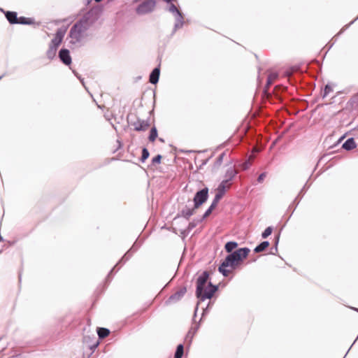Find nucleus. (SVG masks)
Returning a JSON list of instances; mask_svg holds the SVG:
<instances>
[{"label":"nucleus","instance_id":"nucleus-1","mask_svg":"<svg viewBox=\"0 0 358 358\" xmlns=\"http://www.w3.org/2000/svg\"><path fill=\"white\" fill-rule=\"evenodd\" d=\"M100 16V10L96 8H91L85 13L70 29L68 37L69 43L80 46L90 35L92 27L96 22Z\"/></svg>","mask_w":358,"mask_h":358},{"label":"nucleus","instance_id":"nucleus-2","mask_svg":"<svg viewBox=\"0 0 358 358\" xmlns=\"http://www.w3.org/2000/svg\"><path fill=\"white\" fill-rule=\"evenodd\" d=\"M208 278L209 273L205 271L198 277L196 280V296L201 301L211 299L218 289V285H214L211 282H208V287L205 289V285Z\"/></svg>","mask_w":358,"mask_h":358},{"label":"nucleus","instance_id":"nucleus-3","mask_svg":"<svg viewBox=\"0 0 358 358\" xmlns=\"http://www.w3.org/2000/svg\"><path fill=\"white\" fill-rule=\"evenodd\" d=\"M250 251L249 248H243L232 252L225 257L223 261V266L234 268L238 264L239 262L248 255Z\"/></svg>","mask_w":358,"mask_h":358},{"label":"nucleus","instance_id":"nucleus-4","mask_svg":"<svg viewBox=\"0 0 358 358\" xmlns=\"http://www.w3.org/2000/svg\"><path fill=\"white\" fill-rule=\"evenodd\" d=\"M66 31L62 28L58 29L54 38L51 40L48 50L46 51L47 57L52 60L56 57L58 47L62 43Z\"/></svg>","mask_w":358,"mask_h":358},{"label":"nucleus","instance_id":"nucleus-5","mask_svg":"<svg viewBox=\"0 0 358 358\" xmlns=\"http://www.w3.org/2000/svg\"><path fill=\"white\" fill-rule=\"evenodd\" d=\"M167 10L170 12L175 17L176 22L171 34L173 35L176 31L182 28L185 24L183 14L173 3H171L168 6Z\"/></svg>","mask_w":358,"mask_h":358},{"label":"nucleus","instance_id":"nucleus-6","mask_svg":"<svg viewBox=\"0 0 358 358\" xmlns=\"http://www.w3.org/2000/svg\"><path fill=\"white\" fill-rule=\"evenodd\" d=\"M156 7V0H143L136 7V13L143 15L152 13Z\"/></svg>","mask_w":358,"mask_h":358},{"label":"nucleus","instance_id":"nucleus-7","mask_svg":"<svg viewBox=\"0 0 358 358\" xmlns=\"http://www.w3.org/2000/svg\"><path fill=\"white\" fill-rule=\"evenodd\" d=\"M208 198V188L204 187L198 191L193 199L194 208H199Z\"/></svg>","mask_w":358,"mask_h":358},{"label":"nucleus","instance_id":"nucleus-8","mask_svg":"<svg viewBox=\"0 0 358 358\" xmlns=\"http://www.w3.org/2000/svg\"><path fill=\"white\" fill-rule=\"evenodd\" d=\"M140 245L141 244L137 243V241H136L133 244L131 248L124 254L122 259L118 262V263L111 269L107 278H108L110 277V275L112 273V272L114 271V269L119 264H124L125 262H127L131 257L133 254L138 250Z\"/></svg>","mask_w":358,"mask_h":358},{"label":"nucleus","instance_id":"nucleus-9","mask_svg":"<svg viewBox=\"0 0 358 358\" xmlns=\"http://www.w3.org/2000/svg\"><path fill=\"white\" fill-rule=\"evenodd\" d=\"M186 292V287H180L179 290L169 296V298L165 301V304L171 305L178 302L185 296Z\"/></svg>","mask_w":358,"mask_h":358},{"label":"nucleus","instance_id":"nucleus-10","mask_svg":"<svg viewBox=\"0 0 358 358\" xmlns=\"http://www.w3.org/2000/svg\"><path fill=\"white\" fill-rule=\"evenodd\" d=\"M131 125L134 127L135 131H144L150 127V122L149 120H145L137 118L136 121L131 122Z\"/></svg>","mask_w":358,"mask_h":358},{"label":"nucleus","instance_id":"nucleus-11","mask_svg":"<svg viewBox=\"0 0 358 358\" xmlns=\"http://www.w3.org/2000/svg\"><path fill=\"white\" fill-rule=\"evenodd\" d=\"M58 57L60 61L65 65H70L71 64L72 59L70 55V52L68 49L62 48L59 52Z\"/></svg>","mask_w":358,"mask_h":358},{"label":"nucleus","instance_id":"nucleus-12","mask_svg":"<svg viewBox=\"0 0 358 358\" xmlns=\"http://www.w3.org/2000/svg\"><path fill=\"white\" fill-rule=\"evenodd\" d=\"M231 185V182H228L227 180H222L217 188L216 195H219L220 198H222L224 195L226 190L229 189Z\"/></svg>","mask_w":358,"mask_h":358},{"label":"nucleus","instance_id":"nucleus-13","mask_svg":"<svg viewBox=\"0 0 358 358\" xmlns=\"http://www.w3.org/2000/svg\"><path fill=\"white\" fill-rule=\"evenodd\" d=\"M221 199L222 198H220L219 195L215 194V198L213 199L210 207L206 210V212L203 215L202 220L206 219L211 214L212 211L215 208Z\"/></svg>","mask_w":358,"mask_h":358},{"label":"nucleus","instance_id":"nucleus-14","mask_svg":"<svg viewBox=\"0 0 358 358\" xmlns=\"http://www.w3.org/2000/svg\"><path fill=\"white\" fill-rule=\"evenodd\" d=\"M160 74L159 66L155 67L150 74L149 81L151 84H157Z\"/></svg>","mask_w":358,"mask_h":358},{"label":"nucleus","instance_id":"nucleus-15","mask_svg":"<svg viewBox=\"0 0 358 358\" xmlns=\"http://www.w3.org/2000/svg\"><path fill=\"white\" fill-rule=\"evenodd\" d=\"M4 13H5L6 19L10 24H17V21H18V17L17 16L16 12L6 11Z\"/></svg>","mask_w":358,"mask_h":358},{"label":"nucleus","instance_id":"nucleus-16","mask_svg":"<svg viewBox=\"0 0 358 358\" xmlns=\"http://www.w3.org/2000/svg\"><path fill=\"white\" fill-rule=\"evenodd\" d=\"M194 206L192 208H189L187 206L180 211V215L188 220L192 215L194 214Z\"/></svg>","mask_w":358,"mask_h":358},{"label":"nucleus","instance_id":"nucleus-17","mask_svg":"<svg viewBox=\"0 0 358 358\" xmlns=\"http://www.w3.org/2000/svg\"><path fill=\"white\" fill-rule=\"evenodd\" d=\"M357 147V144L355 142L353 138H349L343 144L342 148L345 150H351Z\"/></svg>","mask_w":358,"mask_h":358},{"label":"nucleus","instance_id":"nucleus-18","mask_svg":"<svg viewBox=\"0 0 358 358\" xmlns=\"http://www.w3.org/2000/svg\"><path fill=\"white\" fill-rule=\"evenodd\" d=\"M236 174L237 171L234 169L230 167L226 171L225 179L224 180H227L228 182H231Z\"/></svg>","mask_w":358,"mask_h":358},{"label":"nucleus","instance_id":"nucleus-19","mask_svg":"<svg viewBox=\"0 0 358 358\" xmlns=\"http://www.w3.org/2000/svg\"><path fill=\"white\" fill-rule=\"evenodd\" d=\"M198 329V327H192L187 334H186V336L185 338V341L186 343H188V344H190L192 343V341Z\"/></svg>","mask_w":358,"mask_h":358},{"label":"nucleus","instance_id":"nucleus-20","mask_svg":"<svg viewBox=\"0 0 358 358\" xmlns=\"http://www.w3.org/2000/svg\"><path fill=\"white\" fill-rule=\"evenodd\" d=\"M269 246V242L267 241H263L255 247L254 252L259 253L264 251Z\"/></svg>","mask_w":358,"mask_h":358},{"label":"nucleus","instance_id":"nucleus-21","mask_svg":"<svg viewBox=\"0 0 358 358\" xmlns=\"http://www.w3.org/2000/svg\"><path fill=\"white\" fill-rule=\"evenodd\" d=\"M110 334L109 329L103 327H99L97 329V334L99 338H104L107 337Z\"/></svg>","mask_w":358,"mask_h":358},{"label":"nucleus","instance_id":"nucleus-22","mask_svg":"<svg viewBox=\"0 0 358 358\" xmlns=\"http://www.w3.org/2000/svg\"><path fill=\"white\" fill-rule=\"evenodd\" d=\"M238 243L235 241H229L225 244L224 248L227 252H231L236 248Z\"/></svg>","mask_w":358,"mask_h":358},{"label":"nucleus","instance_id":"nucleus-23","mask_svg":"<svg viewBox=\"0 0 358 358\" xmlns=\"http://www.w3.org/2000/svg\"><path fill=\"white\" fill-rule=\"evenodd\" d=\"M278 73L275 72L269 73L267 78L266 87H268L271 85H272L273 81L278 78Z\"/></svg>","mask_w":358,"mask_h":358},{"label":"nucleus","instance_id":"nucleus-24","mask_svg":"<svg viewBox=\"0 0 358 358\" xmlns=\"http://www.w3.org/2000/svg\"><path fill=\"white\" fill-rule=\"evenodd\" d=\"M184 352V346L182 344H179L175 352L174 358H182Z\"/></svg>","mask_w":358,"mask_h":358},{"label":"nucleus","instance_id":"nucleus-25","mask_svg":"<svg viewBox=\"0 0 358 358\" xmlns=\"http://www.w3.org/2000/svg\"><path fill=\"white\" fill-rule=\"evenodd\" d=\"M157 137V130L155 127H153L150 131L148 139L150 141L153 142Z\"/></svg>","mask_w":358,"mask_h":358},{"label":"nucleus","instance_id":"nucleus-26","mask_svg":"<svg viewBox=\"0 0 358 358\" xmlns=\"http://www.w3.org/2000/svg\"><path fill=\"white\" fill-rule=\"evenodd\" d=\"M17 22V24H31L32 23V20L25 17H18V21Z\"/></svg>","mask_w":358,"mask_h":358},{"label":"nucleus","instance_id":"nucleus-27","mask_svg":"<svg viewBox=\"0 0 358 358\" xmlns=\"http://www.w3.org/2000/svg\"><path fill=\"white\" fill-rule=\"evenodd\" d=\"M228 266H223V262H222L218 268L219 272L221 273L224 277H227L230 272L229 270H227L225 268L226 267H228Z\"/></svg>","mask_w":358,"mask_h":358},{"label":"nucleus","instance_id":"nucleus-28","mask_svg":"<svg viewBox=\"0 0 358 358\" xmlns=\"http://www.w3.org/2000/svg\"><path fill=\"white\" fill-rule=\"evenodd\" d=\"M228 266H223V262H222L218 268L219 272L221 273L224 277H227L230 272L229 270H227L225 268L226 267H228Z\"/></svg>","mask_w":358,"mask_h":358},{"label":"nucleus","instance_id":"nucleus-29","mask_svg":"<svg viewBox=\"0 0 358 358\" xmlns=\"http://www.w3.org/2000/svg\"><path fill=\"white\" fill-rule=\"evenodd\" d=\"M149 155H150V154H149V151L148 150V149L145 148H143L142 150V155L141 157V161L142 162H144L149 157Z\"/></svg>","mask_w":358,"mask_h":358},{"label":"nucleus","instance_id":"nucleus-30","mask_svg":"<svg viewBox=\"0 0 358 358\" xmlns=\"http://www.w3.org/2000/svg\"><path fill=\"white\" fill-rule=\"evenodd\" d=\"M273 231V228L271 227H268L262 234V237L263 238H266L268 236H269Z\"/></svg>","mask_w":358,"mask_h":358},{"label":"nucleus","instance_id":"nucleus-31","mask_svg":"<svg viewBox=\"0 0 358 358\" xmlns=\"http://www.w3.org/2000/svg\"><path fill=\"white\" fill-rule=\"evenodd\" d=\"M333 91V88L329 85H326L323 91L322 96L323 98L326 97L329 93Z\"/></svg>","mask_w":358,"mask_h":358},{"label":"nucleus","instance_id":"nucleus-32","mask_svg":"<svg viewBox=\"0 0 358 358\" xmlns=\"http://www.w3.org/2000/svg\"><path fill=\"white\" fill-rule=\"evenodd\" d=\"M251 166V157L249 158L248 160L245 161L243 163L241 164V167L243 170H247L250 168Z\"/></svg>","mask_w":358,"mask_h":358},{"label":"nucleus","instance_id":"nucleus-33","mask_svg":"<svg viewBox=\"0 0 358 358\" xmlns=\"http://www.w3.org/2000/svg\"><path fill=\"white\" fill-rule=\"evenodd\" d=\"M357 20H358V16L352 21H351L349 24L345 25L341 30L339 31L338 34L343 33L345 29H348L350 25H352Z\"/></svg>","mask_w":358,"mask_h":358},{"label":"nucleus","instance_id":"nucleus-34","mask_svg":"<svg viewBox=\"0 0 358 358\" xmlns=\"http://www.w3.org/2000/svg\"><path fill=\"white\" fill-rule=\"evenodd\" d=\"M161 159H162V156L160 155H157L155 157L152 158V162L153 164H159L161 162Z\"/></svg>","mask_w":358,"mask_h":358},{"label":"nucleus","instance_id":"nucleus-35","mask_svg":"<svg viewBox=\"0 0 358 358\" xmlns=\"http://www.w3.org/2000/svg\"><path fill=\"white\" fill-rule=\"evenodd\" d=\"M279 239H280V234H278L275 237V239H274V250H275V252L278 251V243H279Z\"/></svg>","mask_w":358,"mask_h":358},{"label":"nucleus","instance_id":"nucleus-36","mask_svg":"<svg viewBox=\"0 0 358 358\" xmlns=\"http://www.w3.org/2000/svg\"><path fill=\"white\" fill-rule=\"evenodd\" d=\"M225 155V153L224 152H222V154H220L219 155V157H217V160H216V164L220 166L222 163V161H223V159H224V157Z\"/></svg>","mask_w":358,"mask_h":358},{"label":"nucleus","instance_id":"nucleus-37","mask_svg":"<svg viewBox=\"0 0 358 358\" xmlns=\"http://www.w3.org/2000/svg\"><path fill=\"white\" fill-rule=\"evenodd\" d=\"M351 101H352V104H355L356 106H358V94L354 95L352 97Z\"/></svg>","mask_w":358,"mask_h":358},{"label":"nucleus","instance_id":"nucleus-38","mask_svg":"<svg viewBox=\"0 0 358 358\" xmlns=\"http://www.w3.org/2000/svg\"><path fill=\"white\" fill-rule=\"evenodd\" d=\"M266 176V173H261L257 178L258 182H260V183L262 182L265 178Z\"/></svg>","mask_w":358,"mask_h":358},{"label":"nucleus","instance_id":"nucleus-39","mask_svg":"<svg viewBox=\"0 0 358 358\" xmlns=\"http://www.w3.org/2000/svg\"><path fill=\"white\" fill-rule=\"evenodd\" d=\"M73 73L76 75V76L80 80L82 85L86 88L83 79L81 78L80 76H79L78 73H76V72L73 71Z\"/></svg>","mask_w":358,"mask_h":358},{"label":"nucleus","instance_id":"nucleus-40","mask_svg":"<svg viewBox=\"0 0 358 358\" xmlns=\"http://www.w3.org/2000/svg\"><path fill=\"white\" fill-rule=\"evenodd\" d=\"M196 224L193 222H189L188 225L189 231L192 230L194 227H195Z\"/></svg>","mask_w":358,"mask_h":358},{"label":"nucleus","instance_id":"nucleus-41","mask_svg":"<svg viewBox=\"0 0 358 358\" xmlns=\"http://www.w3.org/2000/svg\"><path fill=\"white\" fill-rule=\"evenodd\" d=\"M285 75L287 77H289L292 75V71L289 70H287L285 72Z\"/></svg>","mask_w":358,"mask_h":358},{"label":"nucleus","instance_id":"nucleus-42","mask_svg":"<svg viewBox=\"0 0 358 358\" xmlns=\"http://www.w3.org/2000/svg\"><path fill=\"white\" fill-rule=\"evenodd\" d=\"M308 189L309 188V186H306V184L303 186V187L302 188V189L301 190V192H302L303 191H305V189Z\"/></svg>","mask_w":358,"mask_h":358},{"label":"nucleus","instance_id":"nucleus-43","mask_svg":"<svg viewBox=\"0 0 358 358\" xmlns=\"http://www.w3.org/2000/svg\"><path fill=\"white\" fill-rule=\"evenodd\" d=\"M308 189L309 188V186H306V184L303 186V187L302 188V189L301 190V192H302L303 191H305V189Z\"/></svg>","mask_w":358,"mask_h":358},{"label":"nucleus","instance_id":"nucleus-44","mask_svg":"<svg viewBox=\"0 0 358 358\" xmlns=\"http://www.w3.org/2000/svg\"><path fill=\"white\" fill-rule=\"evenodd\" d=\"M308 189L309 188V186H306V184L303 186V187L302 188V189L301 190V192H302L303 191H305V189Z\"/></svg>","mask_w":358,"mask_h":358},{"label":"nucleus","instance_id":"nucleus-45","mask_svg":"<svg viewBox=\"0 0 358 358\" xmlns=\"http://www.w3.org/2000/svg\"><path fill=\"white\" fill-rule=\"evenodd\" d=\"M357 339H358V338L357 337V338L355 339V341H354V343L351 344L350 348H349V350H351V348H352V346L354 345V343L356 342V341H357Z\"/></svg>","mask_w":358,"mask_h":358},{"label":"nucleus","instance_id":"nucleus-46","mask_svg":"<svg viewBox=\"0 0 358 358\" xmlns=\"http://www.w3.org/2000/svg\"><path fill=\"white\" fill-rule=\"evenodd\" d=\"M357 339H358V338L357 337V338L355 339V341H354V343L351 344L350 348H349V350H351V348H352V346L354 345V343L356 342V341H357Z\"/></svg>","mask_w":358,"mask_h":358},{"label":"nucleus","instance_id":"nucleus-47","mask_svg":"<svg viewBox=\"0 0 358 358\" xmlns=\"http://www.w3.org/2000/svg\"><path fill=\"white\" fill-rule=\"evenodd\" d=\"M357 339H358V338L357 337V338L355 339V341H354V343L351 344L350 348H349V350H351V348H352V346L354 345V343L356 342V341H357Z\"/></svg>","mask_w":358,"mask_h":358},{"label":"nucleus","instance_id":"nucleus-48","mask_svg":"<svg viewBox=\"0 0 358 358\" xmlns=\"http://www.w3.org/2000/svg\"><path fill=\"white\" fill-rule=\"evenodd\" d=\"M357 339H358V338L357 337V338L355 339V341H354V343L351 344L350 348H349V350H351V348H352V346L354 345V343L356 342V341H357Z\"/></svg>","mask_w":358,"mask_h":358},{"label":"nucleus","instance_id":"nucleus-49","mask_svg":"<svg viewBox=\"0 0 358 358\" xmlns=\"http://www.w3.org/2000/svg\"><path fill=\"white\" fill-rule=\"evenodd\" d=\"M6 76V73H3L2 74L1 76H0V80Z\"/></svg>","mask_w":358,"mask_h":358},{"label":"nucleus","instance_id":"nucleus-50","mask_svg":"<svg viewBox=\"0 0 358 358\" xmlns=\"http://www.w3.org/2000/svg\"><path fill=\"white\" fill-rule=\"evenodd\" d=\"M97 345H98V343H97L96 345H94V346H92V348H96V347H97Z\"/></svg>","mask_w":358,"mask_h":358},{"label":"nucleus","instance_id":"nucleus-51","mask_svg":"<svg viewBox=\"0 0 358 358\" xmlns=\"http://www.w3.org/2000/svg\"><path fill=\"white\" fill-rule=\"evenodd\" d=\"M117 143H119V148L121 146L120 141H117Z\"/></svg>","mask_w":358,"mask_h":358},{"label":"nucleus","instance_id":"nucleus-52","mask_svg":"<svg viewBox=\"0 0 358 358\" xmlns=\"http://www.w3.org/2000/svg\"><path fill=\"white\" fill-rule=\"evenodd\" d=\"M301 192H300L299 194H301ZM299 196H300V194H298V195H297V197H296V199H298V197H299Z\"/></svg>","mask_w":358,"mask_h":358},{"label":"nucleus","instance_id":"nucleus-53","mask_svg":"<svg viewBox=\"0 0 358 358\" xmlns=\"http://www.w3.org/2000/svg\"><path fill=\"white\" fill-rule=\"evenodd\" d=\"M301 192H300L299 194H301ZM299 196H300V194H298V195H297V197H296V199H298V197H299Z\"/></svg>","mask_w":358,"mask_h":358},{"label":"nucleus","instance_id":"nucleus-54","mask_svg":"<svg viewBox=\"0 0 358 358\" xmlns=\"http://www.w3.org/2000/svg\"><path fill=\"white\" fill-rule=\"evenodd\" d=\"M301 192H300L299 194H301ZM299 196H300V194H298V195H297V197H296V199H298V197H299Z\"/></svg>","mask_w":358,"mask_h":358},{"label":"nucleus","instance_id":"nucleus-55","mask_svg":"<svg viewBox=\"0 0 358 358\" xmlns=\"http://www.w3.org/2000/svg\"><path fill=\"white\" fill-rule=\"evenodd\" d=\"M353 309H354L355 310H356L357 312H358V308H354Z\"/></svg>","mask_w":358,"mask_h":358},{"label":"nucleus","instance_id":"nucleus-56","mask_svg":"<svg viewBox=\"0 0 358 358\" xmlns=\"http://www.w3.org/2000/svg\"><path fill=\"white\" fill-rule=\"evenodd\" d=\"M96 2H100L102 0H94Z\"/></svg>","mask_w":358,"mask_h":358},{"label":"nucleus","instance_id":"nucleus-57","mask_svg":"<svg viewBox=\"0 0 358 358\" xmlns=\"http://www.w3.org/2000/svg\"><path fill=\"white\" fill-rule=\"evenodd\" d=\"M113 0H108V1H113Z\"/></svg>","mask_w":358,"mask_h":358},{"label":"nucleus","instance_id":"nucleus-58","mask_svg":"<svg viewBox=\"0 0 358 358\" xmlns=\"http://www.w3.org/2000/svg\"><path fill=\"white\" fill-rule=\"evenodd\" d=\"M357 338H358V335H357Z\"/></svg>","mask_w":358,"mask_h":358}]
</instances>
